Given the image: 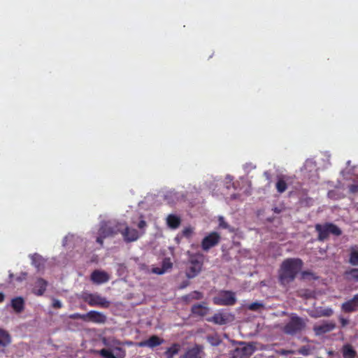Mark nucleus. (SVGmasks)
<instances>
[{
  "label": "nucleus",
  "mask_w": 358,
  "mask_h": 358,
  "mask_svg": "<svg viewBox=\"0 0 358 358\" xmlns=\"http://www.w3.org/2000/svg\"><path fill=\"white\" fill-rule=\"evenodd\" d=\"M303 261L299 258L285 259L278 270L279 282L286 286L293 282L303 267Z\"/></svg>",
  "instance_id": "obj_1"
},
{
  "label": "nucleus",
  "mask_w": 358,
  "mask_h": 358,
  "mask_svg": "<svg viewBox=\"0 0 358 358\" xmlns=\"http://www.w3.org/2000/svg\"><path fill=\"white\" fill-rule=\"evenodd\" d=\"M203 266V255L200 253L189 255L185 268V275L192 279L201 272Z\"/></svg>",
  "instance_id": "obj_2"
},
{
  "label": "nucleus",
  "mask_w": 358,
  "mask_h": 358,
  "mask_svg": "<svg viewBox=\"0 0 358 358\" xmlns=\"http://www.w3.org/2000/svg\"><path fill=\"white\" fill-rule=\"evenodd\" d=\"M120 223H115L110 221L101 223L96 241L101 245H103V239L108 237L113 236L120 231Z\"/></svg>",
  "instance_id": "obj_3"
},
{
  "label": "nucleus",
  "mask_w": 358,
  "mask_h": 358,
  "mask_svg": "<svg viewBox=\"0 0 358 358\" xmlns=\"http://www.w3.org/2000/svg\"><path fill=\"white\" fill-rule=\"evenodd\" d=\"M315 228L318 234L317 240L322 242L327 240L330 234L336 236H339L342 234L341 229L337 225L331 222L316 224Z\"/></svg>",
  "instance_id": "obj_4"
},
{
  "label": "nucleus",
  "mask_w": 358,
  "mask_h": 358,
  "mask_svg": "<svg viewBox=\"0 0 358 358\" xmlns=\"http://www.w3.org/2000/svg\"><path fill=\"white\" fill-rule=\"evenodd\" d=\"M305 327V320L296 314H292L289 322L283 327L282 331L285 334L294 336L302 332Z\"/></svg>",
  "instance_id": "obj_5"
},
{
  "label": "nucleus",
  "mask_w": 358,
  "mask_h": 358,
  "mask_svg": "<svg viewBox=\"0 0 358 358\" xmlns=\"http://www.w3.org/2000/svg\"><path fill=\"white\" fill-rule=\"evenodd\" d=\"M237 301L235 292L229 290H222L213 298V302L217 306H231Z\"/></svg>",
  "instance_id": "obj_6"
},
{
  "label": "nucleus",
  "mask_w": 358,
  "mask_h": 358,
  "mask_svg": "<svg viewBox=\"0 0 358 358\" xmlns=\"http://www.w3.org/2000/svg\"><path fill=\"white\" fill-rule=\"evenodd\" d=\"M255 351V347L252 343L241 342L239 346L231 352V358H248Z\"/></svg>",
  "instance_id": "obj_7"
},
{
  "label": "nucleus",
  "mask_w": 358,
  "mask_h": 358,
  "mask_svg": "<svg viewBox=\"0 0 358 358\" xmlns=\"http://www.w3.org/2000/svg\"><path fill=\"white\" fill-rule=\"evenodd\" d=\"M84 301L90 306H99L107 308L110 306V301L99 294H86L83 298Z\"/></svg>",
  "instance_id": "obj_8"
},
{
  "label": "nucleus",
  "mask_w": 358,
  "mask_h": 358,
  "mask_svg": "<svg viewBox=\"0 0 358 358\" xmlns=\"http://www.w3.org/2000/svg\"><path fill=\"white\" fill-rule=\"evenodd\" d=\"M234 319V315L227 312H218L207 320L210 322H213L215 324L224 325L227 323L233 321Z\"/></svg>",
  "instance_id": "obj_9"
},
{
  "label": "nucleus",
  "mask_w": 358,
  "mask_h": 358,
  "mask_svg": "<svg viewBox=\"0 0 358 358\" xmlns=\"http://www.w3.org/2000/svg\"><path fill=\"white\" fill-rule=\"evenodd\" d=\"M220 236L217 232H211L205 236L201 241V248L204 251H208L211 248L217 245L220 241Z\"/></svg>",
  "instance_id": "obj_10"
},
{
  "label": "nucleus",
  "mask_w": 358,
  "mask_h": 358,
  "mask_svg": "<svg viewBox=\"0 0 358 358\" xmlns=\"http://www.w3.org/2000/svg\"><path fill=\"white\" fill-rule=\"evenodd\" d=\"M86 322H91L96 324H105L107 321L106 315L96 310H90L85 313Z\"/></svg>",
  "instance_id": "obj_11"
},
{
  "label": "nucleus",
  "mask_w": 358,
  "mask_h": 358,
  "mask_svg": "<svg viewBox=\"0 0 358 358\" xmlns=\"http://www.w3.org/2000/svg\"><path fill=\"white\" fill-rule=\"evenodd\" d=\"M164 343V340L163 338H159L157 335H152L148 339L140 342L138 343V346L149 347L150 348H154L157 346L162 345Z\"/></svg>",
  "instance_id": "obj_12"
},
{
  "label": "nucleus",
  "mask_w": 358,
  "mask_h": 358,
  "mask_svg": "<svg viewBox=\"0 0 358 358\" xmlns=\"http://www.w3.org/2000/svg\"><path fill=\"white\" fill-rule=\"evenodd\" d=\"M120 232L122 234L124 240L127 243L135 241L139 238L138 231L128 227H126L124 230L120 229Z\"/></svg>",
  "instance_id": "obj_13"
},
{
  "label": "nucleus",
  "mask_w": 358,
  "mask_h": 358,
  "mask_svg": "<svg viewBox=\"0 0 358 358\" xmlns=\"http://www.w3.org/2000/svg\"><path fill=\"white\" fill-rule=\"evenodd\" d=\"M335 327L336 324L334 322H327L319 325H315L313 330L316 335L320 336L332 331Z\"/></svg>",
  "instance_id": "obj_14"
},
{
  "label": "nucleus",
  "mask_w": 358,
  "mask_h": 358,
  "mask_svg": "<svg viewBox=\"0 0 358 358\" xmlns=\"http://www.w3.org/2000/svg\"><path fill=\"white\" fill-rule=\"evenodd\" d=\"M48 282L43 278H39L36 280L32 292L36 296H42L47 288Z\"/></svg>",
  "instance_id": "obj_15"
},
{
  "label": "nucleus",
  "mask_w": 358,
  "mask_h": 358,
  "mask_svg": "<svg viewBox=\"0 0 358 358\" xmlns=\"http://www.w3.org/2000/svg\"><path fill=\"white\" fill-rule=\"evenodd\" d=\"M91 280L96 284H102L109 280V276L105 271L96 270L91 274Z\"/></svg>",
  "instance_id": "obj_16"
},
{
  "label": "nucleus",
  "mask_w": 358,
  "mask_h": 358,
  "mask_svg": "<svg viewBox=\"0 0 358 358\" xmlns=\"http://www.w3.org/2000/svg\"><path fill=\"white\" fill-rule=\"evenodd\" d=\"M11 342L10 334L5 330L0 329V352H3L5 348Z\"/></svg>",
  "instance_id": "obj_17"
},
{
  "label": "nucleus",
  "mask_w": 358,
  "mask_h": 358,
  "mask_svg": "<svg viewBox=\"0 0 358 358\" xmlns=\"http://www.w3.org/2000/svg\"><path fill=\"white\" fill-rule=\"evenodd\" d=\"M102 343L105 346L109 348H114L115 350L124 352V350H122V348L117 347V345L120 344V342L117 339L110 337H104L102 338Z\"/></svg>",
  "instance_id": "obj_18"
},
{
  "label": "nucleus",
  "mask_w": 358,
  "mask_h": 358,
  "mask_svg": "<svg viewBox=\"0 0 358 358\" xmlns=\"http://www.w3.org/2000/svg\"><path fill=\"white\" fill-rule=\"evenodd\" d=\"M208 308L202 304H194L192 306L191 312L193 315L203 317L208 313Z\"/></svg>",
  "instance_id": "obj_19"
},
{
  "label": "nucleus",
  "mask_w": 358,
  "mask_h": 358,
  "mask_svg": "<svg viewBox=\"0 0 358 358\" xmlns=\"http://www.w3.org/2000/svg\"><path fill=\"white\" fill-rule=\"evenodd\" d=\"M11 306L16 313H21L24 308V301L22 297L18 296L12 299Z\"/></svg>",
  "instance_id": "obj_20"
},
{
  "label": "nucleus",
  "mask_w": 358,
  "mask_h": 358,
  "mask_svg": "<svg viewBox=\"0 0 358 358\" xmlns=\"http://www.w3.org/2000/svg\"><path fill=\"white\" fill-rule=\"evenodd\" d=\"M181 223L180 218L175 215L170 214L166 217V224L171 229H177Z\"/></svg>",
  "instance_id": "obj_21"
},
{
  "label": "nucleus",
  "mask_w": 358,
  "mask_h": 358,
  "mask_svg": "<svg viewBox=\"0 0 358 358\" xmlns=\"http://www.w3.org/2000/svg\"><path fill=\"white\" fill-rule=\"evenodd\" d=\"M200 352V346L196 345L192 348H189L188 350H187V351L179 358H198Z\"/></svg>",
  "instance_id": "obj_22"
},
{
  "label": "nucleus",
  "mask_w": 358,
  "mask_h": 358,
  "mask_svg": "<svg viewBox=\"0 0 358 358\" xmlns=\"http://www.w3.org/2000/svg\"><path fill=\"white\" fill-rule=\"evenodd\" d=\"M180 350V345L178 343H173L172 345L166 349L164 355L166 358H173Z\"/></svg>",
  "instance_id": "obj_23"
},
{
  "label": "nucleus",
  "mask_w": 358,
  "mask_h": 358,
  "mask_svg": "<svg viewBox=\"0 0 358 358\" xmlns=\"http://www.w3.org/2000/svg\"><path fill=\"white\" fill-rule=\"evenodd\" d=\"M341 352L343 358H355L357 355L355 350L348 343L343 346Z\"/></svg>",
  "instance_id": "obj_24"
},
{
  "label": "nucleus",
  "mask_w": 358,
  "mask_h": 358,
  "mask_svg": "<svg viewBox=\"0 0 358 358\" xmlns=\"http://www.w3.org/2000/svg\"><path fill=\"white\" fill-rule=\"evenodd\" d=\"M357 306L354 298L343 303L341 306V310L345 313H352L356 311Z\"/></svg>",
  "instance_id": "obj_25"
},
{
  "label": "nucleus",
  "mask_w": 358,
  "mask_h": 358,
  "mask_svg": "<svg viewBox=\"0 0 358 358\" xmlns=\"http://www.w3.org/2000/svg\"><path fill=\"white\" fill-rule=\"evenodd\" d=\"M344 275L348 280L358 282V268H350L345 271Z\"/></svg>",
  "instance_id": "obj_26"
},
{
  "label": "nucleus",
  "mask_w": 358,
  "mask_h": 358,
  "mask_svg": "<svg viewBox=\"0 0 358 358\" xmlns=\"http://www.w3.org/2000/svg\"><path fill=\"white\" fill-rule=\"evenodd\" d=\"M357 247H352L350 257H349V263L352 266H358V251L357 250Z\"/></svg>",
  "instance_id": "obj_27"
},
{
  "label": "nucleus",
  "mask_w": 358,
  "mask_h": 358,
  "mask_svg": "<svg viewBox=\"0 0 358 358\" xmlns=\"http://www.w3.org/2000/svg\"><path fill=\"white\" fill-rule=\"evenodd\" d=\"M315 350V348L310 345H306L301 347L298 350L297 352L299 355H303V356H308L313 353V350Z\"/></svg>",
  "instance_id": "obj_28"
},
{
  "label": "nucleus",
  "mask_w": 358,
  "mask_h": 358,
  "mask_svg": "<svg viewBox=\"0 0 358 358\" xmlns=\"http://www.w3.org/2000/svg\"><path fill=\"white\" fill-rule=\"evenodd\" d=\"M203 298V294L199 291H193L187 296L185 299L188 301L191 300H200Z\"/></svg>",
  "instance_id": "obj_29"
},
{
  "label": "nucleus",
  "mask_w": 358,
  "mask_h": 358,
  "mask_svg": "<svg viewBox=\"0 0 358 358\" xmlns=\"http://www.w3.org/2000/svg\"><path fill=\"white\" fill-rule=\"evenodd\" d=\"M275 187H276L277 191L279 193L284 192L287 188L286 182L282 179H280L278 180V182H276Z\"/></svg>",
  "instance_id": "obj_30"
},
{
  "label": "nucleus",
  "mask_w": 358,
  "mask_h": 358,
  "mask_svg": "<svg viewBox=\"0 0 358 358\" xmlns=\"http://www.w3.org/2000/svg\"><path fill=\"white\" fill-rule=\"evenodd\" d=\"M208 341L213 345V346H218L222 341L220 338L217 336H209L207 338Z\"/></svg>",
  "instance_id": "obj_31"
},
{
  "label": "nucleus",
  "mask_w": 358,
  "mask_h": 358,
  "mask_svg": "<svg viewBox=\"0 0 358 358\" xmlns=\"http://www.w3.org/2000/svg\"><path fill=\"white\" fill-rule=\"evenodd\" d=\"M263 307H264V304L262 303H260L258 301L253 302L248 306V308L250 310H252V311H257Z\"/></svg>",
  "instance_id": "obj_32"
},
{
  "label": "nucleus",
  "mask_w": 358,
  "mask_h": 358,
  "mask_svg": "<svg viewBox=\"0 0 358 358\" xmlns=\"http://www.w3.org/2000/svg\"><path fill=\"white\" fill-rule=\"evenodd\" d=\"M173 266V264L171 262L170 259L166 258L162 262V268L164 269V271L166 272L169 268H171Z\"/></svg>",
  "instance_id": "obj_33"
},
{
  "label": "nucleus",
  "mask_w": 358,
  "mask_h": 358,
  "mask_svg": "<svg viewBox=\"0 0 358 358\" xmlns=\"http://www.w3.org/2000/svg\"><path fill=\"white\" fill-rule=\"evenodd\" d=\"M334 311L330 308H324V310H321L320 312V316H324V317H329L333 314Z\"/></svg>",
  "instance_id": "obj_34"
},
{
  "label": "nucleus",
  "mask_w": 358,
  "mask_h": 358,
  "mask_svg": "<svg viewBox=\"0 0 358 358\" xmlns=\"http://www.w3.org/2000/svg\"><path fill=\"white\" fill-rule=\"evenodd\" d=\"M192 233H193V230L191 227H186L182 231L183 236L188 238L191 237Z\"/></svg>",
  "instance_id": "obj_35"
},
{
  "label": "nucleus",
  "mask_w": 358,
  "mask_h": 358,
  "mask_svg": "<svg viewBox=\"0 0 358 358\" xmlns=\"http://www.w3.org/2000/svg\"><path fill=\"white\" fill-rule=\"evenodd\" d=\"M301 276L303 278H307L308 277H311L314 279H317V277L315 276V274L309 271H304L301 273Z\"/></svg>",
  "instance_id": "obj_36"
},
{
  "label": "nucleus",
  "mask_w": 358,
  "mask_h": 358,
  "mask_svg": "<svg viewBox=\"0 0 358 358\" xmlns=\"http://www.w3.org/2000/svg\"><path fill=\"white\" fill-rule=\"evenodd\" d=\"M70 318L71 319H81L84 321L86 322V317H85V314H80V313H74V314H72L69 316Z\"/></svg>",
  "instance_id": "obj_37"
},
{
  "label": "nucleus",
  "mask_w": 358,
  "mask_h": 358,
  "mask_svg": "<svg viewBox=\"0 0 358 358\" xmlns=\"http://www.w3.org/2000/svg\"><path fill=\"white\" fill-rule=\"evenodd\" d=\"M52 306L54 308L58 309L62 307V304L59 300L53 299Z\"/></svg>",
  "instance_id": "obj_38"
},
{
  "label": "nucleus",
  "mask_w": 358,
  "mask_h": 358,
  "mask_svg": "<svg viewBox=\"0 0 358 358\" xmlns=\"http://www.w3.org/2000/svg\"><path fill=\"white\" fill-rule=\"evenodd\" d=\"M152 272L153 273H155V274H157V275H162V274H164L165 273L164 271V269L162 268H159V267H155V268H153L152 269Z\"/></svg>",
  "instance_id": "obj_39"
},
{
  "label": "nucleus",
  "mask_w": 358,
  "mask_h": 358,
  "mask_svg": "<svg viewBox=\"0 0 358 358\" xmlns=\"http://www.w3.org/2000/svg\"><path fill=\"white\" fill-rule=\"evenodd\" d=\"M278 353L281 355H288L290 354H294V351L282 349L280 351H278Z\"/></svg>",
  "instance_id": "obj_40"
},
{
  "label": "nucleus",
  "mask_w": 358,
  "mask_h": 358,
  "mask_svg": "<svg viewBox=\"0 0 358 358\" xmlns=\"http://www.w3.org/2000/svg\"><path fill=\"white\" fill-rule=\"evenodd\" d=\"M339 320H340V322H341V327H345L347 324H348L349 323V321L348 320L343 317H339Z\"/></svg>",
  "instance_id": "obj_41"
},
{
  "label": "nucleus",
  "mask_w": 358,
  "mask_h": 358,
  "mask_svg": "<svg viewBox=\"0 0 358 358\" xmlns=\"http://www.w3.org/2000/svg\"><path fill=\"white\" fill-rule=\"evenodd\" d=\"M147 226L146 222L144 220H140V222L138 224V227L139 229H144Z\"/></svg>",
  "instance_id": "obj_42"
},
{
  "label": "nucleus",
  "mask_w": 358,
  "mask_h": 358,
  "mask_svg": "<svg viewBox=\"0 0 358 358\" xmlns=\"http://www.w3.org/2000/svg\"><path fill=\"white\" fill-rule=\"evenodd\" d=\"M350 191L352 193H355L358 192V185H352L350 186Z\"/></svg>",
  "instance_id": "obj_43"
},
{
  "label": "nucleus",
  "mask_w": 358,
  "mask_h": 358,
  "mask_svg": "<svg viewBox=\"0 0 358 358\" xmlns=\"http://www.w3.org/2000/svg\"><path fill=\"white\" fill-rule=\"evenodd\" d=\"M220 225L222 227L225 228V229L227 228V227H228V224L223 221V218H220Z\"/></svg>",
  "instance_id": "obj_44"
},
{
  "label": "nucleus",
  "mask_w": 358,
  "mask_h": 358,
  "mask_svg": "<svg viewBox=\"0 0 358 358\" xmlns=\"http://www.w3.org/2000/svg\"><path fill=\"white\" fill-rule=\"evenodd\" d=\"M189 281L185 280V281L182 282V284L180 285V289L185 288L187 286L189 285Z\"/></svg>",
  "instance_id": "obj_45"
},
{
  "label": "nucleus",
  "mask_w": 358,
  "mask_h": 358,
  "mask_svg": "<svg viewBox=\"0 0 358 358\" xmlns=\"http://www.w3.org/2000/svg\"><path fill=\"white\" fill-rule=\"evenodd\" d=\"M5 296L2 292H0V303L4 301Z\"/></svg>",
  "instance_id": "obj_46"
},
{
  "label": "nucleus",
  "mask_w": 358,
  "mask_h": 358,
  "mask_svg": "<svg viewBox=\"0 0 358 358\" xmlns=\"http://www.w3.org/2000/svg\"><path fill=\"white\" fill-rule=\"evenodd\" d=\"M353 298L356 302L357 306L358 307V294L354 295Z\"/></svg>",
  "instance_id": "obj_47"
}]
</instances>
